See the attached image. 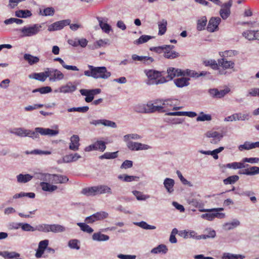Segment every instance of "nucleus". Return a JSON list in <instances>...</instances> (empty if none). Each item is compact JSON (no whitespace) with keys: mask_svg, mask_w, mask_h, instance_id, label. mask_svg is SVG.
Instances as JSON below:
<instances>
[{"mask_svg":"<svg viewBox=\"0 0 259 259\" xmlns=\"http://www.w3.org/2000/svg\"><path fill=\"white\" fill-rule=\"evenodd\" d=\"M177 100L168 99L166 100H156L155 101V103H158L160 102L162 105L160 106H155V112H167L170 110H177L181 109V107L176 106L175 103L177 102Z\"/></svg>","mask_w":259,"mask_h":259,"instance_id":"nucleus-1","label":"nucleus"},{"mask_svg":"<svg viewBox=\"0 0 259 259\" xmlns=\"http://www.w3.org/2000/svg\"><path fill=\"white\" fill-rule=\"evenodd\" d=\"M27 133L28 134L27 137H29L33 139H37L39 138V134L42 136L48 135L52 137L57 135L59 133V131L58 130L36 127L34 131L28 130Z\"/></svg>","mask_w":259,"mask_h":259,"instance_id":"nucleus-2","label":"nucleus"},{"mask_svg":"<svg viewBox=\"0 0 259 259\" xmlns=\"http://www.w3.org/2000/svg\"><path fill=\"white\" fill-rule=\"evenodd\" d=\"M144 72L148 78L147 83L149 84H158L160 83H157L158 81L161 78L164 77L165 73L163 71H158L152 69L145 70Z\"/></svg>","mask_w":259,"mask_h":259,"instance_id":"nucleus-3","label":"nucleus"},{"mask_svg":"<svg viewBox=\"0 0 259 259\" xmlns=\"http://www.w3.org/2000/svg\"><path fill=\"white\" fill-rule=\"evenodd\" d=\"M167 75L162 77L157 83H164L172 80L176 76H184V70L174 67H169L167 70Z\"/></svg>","mask_w":259,"mask_h":259,"instance_id":"nucleus-4","label":"nucleus"},{"mask_svg":"<svg viewBox=\"0 0 259 259\" xmlns=\"http://www.w3.org/2000/svg\"><path fill=\"white\" fill-rule=\"evenodd\" d=\"M41 26L35 24L30 26H24L20 29L23 36H31L37 34L41 30Z\"/></svg>","mask_w":259,"mask_h":259,"instance_id":"nucleus-5","label":"nucleus"},{"mask_svg":"<svg viewBox=\"0 0 259 259\" xmlns=\"http://www.w3.org/2000/svg\"><path fill=\"white\" fill-rule=\"evenodd\" d=\"M101 92L100 89H95L92 90L80 89L79 92L82 96H85L84 100L87 103L92 102L95 95L99 94Z\"/></svg>","mask_w":259,"mask_h":259,"instance_id":"nucleus-6","label":"nucleus"},{"mask_svg":"<svg viewBox=\"0 0 259 259\" xmlns=\"http://www.w3.org/2000/svg\"><path fill=\"white\" fill-rule=\"evenodd\" d=\"M94 78L106 79L110 76L111 73L108 72L105 67H94L93 68Z\"/></svg>","mask_w":259,"mask_h":259,"instance_id":"nucleus-7","label":"nucleus"},{"mask_svg":"<svg viewBox=\"0 0 259 259\" xmlns=\"http://www.w3.org/2000/svg\"><path fill=\"white\" fill-rule=\"evenodd\" d=\"M135 111L139 113H150L155 112V105L151 102H148L146 104H141L135 106Z\"/></svg>","mask_w":259,"mask_h":259,"instance_id":"nucleus-8","label":"nucleus"},{"mask_svg":"<svg viewBox=\"0 0 259 259\" xmlns=\"http://www.w3.org/2000/svg\"><path fill=\"white\" fill-rule=\"evenodd\" d=\"M232 0H229L228 2L222 5V8L220 11V15L224 20L227 19L231 14V7L232 6Z\"/></svg>","mask_w":259,"mask_h":259,"instance_id":"nucleus-9","label":"nucleus"},{"mask_svg":"<svg viewBox=\"0 0 259 259\" xmlns=\"http://www.w3.org/2000/svg\"><path fill=\"white\" fill-rule=\"evenodd\" d=\"M108 214L105 211L97 212L92 215L88 217L85 219L86 223H93L97 221L101 220L108 217Z\"/></svg>","mask_w":259,"mask_h":259,"instance_id":"nucleus-10","label":"nucleus"},{"mask_svg":"<svg viewBox=\"0 0 259 259\" xmlns=\"http://www.w3.org/2000/svg\"><path fill=\"white\" fill-rule=\"evenodd\" d=\"M221 19L219 17H212L208 22L207 30L209 32H214L218 29V25L220 23Z\"/></svg>","mask_w":259,"mask_h":259,"instance_id":"nucleus-11","label":"nucleus"},{"mask_svg":"<svg viewBox=\"0 0 259 259\" xmlns=\"http://www.w3.org/2000/svg\"><path fill=\"white\" fill-rule=\"evenodd\" d=\"M127 146L132 151L147 150L150 148V147L148 145L132 141H130L127 143Z\"/></svg>","mask_w":259,"mask_h":259,"instance_id":"nucleus-12","label":"nucleus"},{"mask_svg":"<svg viewBox=\"0 0 259 259\" xmlns=\"http://www.w3.org/2000/svg\"><path fill=\"white\" fill-rule=\"evenodd\" d=\"M48 76L51 81L60 80L64 77L63 74L61 71L54 69H48Z\"/></svg>","mask_w":259,"mask_h":259,"instance_id":"nucleus-13","label":"nucleus"},{"mask_svg":"<svg viewBox=\"0 0 259 259\" xmlns=\"http://www.w3.org/2000/svg\"><path fill=\"white\" fill-rule=\"evenodd\" d=\"M205 135L207 137L212 138L210 142L214 144L218 143L223 137L222 134L215 131H208Z\"/></svg>","mask_w":259,"mask_h":259,"instance_id":"nucleus-14","label":"nucleus"},{"mask_svg":"<svg viewBox=\"0 0 259 259\" xmlns=\"http://www.w3.org/2000/svg\"><path fill=\"white\" fill-rule=\"evenodd\" d=\"M36 177L37 179L44 181H49L50 182L51 181L56 180L58 176L56 175H51L49 174H42L39 173L36 175Z\"/></svg>","mask_w":259,"mask_h":259,"instance_id":"nucleus-15","label":"nucleus"},{"mask_svg":"<svg viewBox=\"0 0 259 259\" xmlns=\"http://www.w3.org/2000/svg\"><path fill=\"white\" fill-rule=\"evenodd\" d=\"M79 138L77 135H73L70 138L69 149L73 151H76L79 146Z\"/></svg>","mask_w":259,"mask_h":259,"instance_id":"nucleus-16","label":"nucleus"},{"mask_svg":"<svg viewBox=\"0 0 259 259\" xmlns=\"http://www.w3.org/2000/svg\"><path fill=\"white\" fill-rule=\"evenodd\" d=\"M219 67H221L225 69L233 68L234 66V63L231 61H227L225 58H222L218 60Z\"/></svg>","mask_w":259,"mask_h":259,"instance_id":"nucleus-17","label":"nucleus"},{"mask_svg":"<svg viewBox=\"0 0 259 259\" xmlns=\"http://www.w3.org/2000/svg\"><path fill=\"white\" fill-rule=\"evenodd\" d=\"M248 116L247 115L243 114L241 113H235L232 114L231 116H229L225 118V121H233L234 120H244L247 118Z\"/></svg>","mask_w":259,"mask_h":259,"instance_id":"nucleus-18","label":"nucleus"},{"mask_svg":"<svg viewBox=\"0 0 259 259\" xmlns=\"http://www.w3.org/2000/svg\"><path fill=\"white\" fill-rule=\"evenodd\" d=\"M166 115L170 116H187L190 117H194L197 116V114L193 111H177L173 112H167Z\"/></svg>","mask_w":259,"mask_h":259,"instance_id":"nucleus-19","label":"nucleus"},{"mask_svg":"<svg viewBox=\"0 0 259 259\" xmlns=\"http://www.w3.org/2000/svg\"><path fill=\"white\" fill-rule=\"evenodd\" d=\"M224 210L223 208H213L210 209H202L200 211L202 212H213L214 219L215 218H218L219 219L224 218L225 216V213L222 212H219V211H223Z\"/></svg>","mask_w":259,"mask_h":259,"instance_id":"nucleus-20","label":"nucleus"},{"mask_svg":"<svg viewBox=\"0 0 259 259\" xmlns=\"http://www.w3.org/2000/svg\"><path fill=\"white\" fill-rule=\"evenodd\" d=\"M65 26V20L56 22L48 27L49 31H53L62 29Z\"/></svg>","mask_w":259,"mask_h":259,"instance_id":"nucleus-21","label":"nucleus"},{"mask_svg":"<svg viewBox=\"0 0 259 259\" xmlns=\"http://www.w3.org/2000/svg\"><path fill=\"white\" fill-rule=\"evenodd\" d=\"M184 76L187 75L191 77L197 78L199 76H205L207 74V72L202 71L200 73H198L194 70L186 69V70H184Z\"/></svg>","mask_w":259,"mask_h":259,"instance_id":"nucleus-22","label":"nucleus"},{"mask_svg":"<svg viewBox=\"0 0 259 259\" xmlns=\"http://www.w3.org/2000/svg\"><path fill=\"white\" fill-rule=\"evenodd\" d=\"M96 194H103L107 193L109 194H112V191L110 187L106 185H99L96 186Z\"/></svg>","mask_w":259,"mask_h":259,"instance_id":"nucleus-23","label":"nucleus"},{"mask_svg":"<svg viewBox=\"0 0 259 259\" xmlns=\"http://www.w3.org/2000/svg\"><path fill=\"white\" fill-rule=\"evenodd\" d=\"M29 77L40 81H44L48 77V71H46L45 72L34 73L32 75H30Z\"/></svg>","mask_w":259,"mask_h":259,"instance_id":"nucleus-24","label":"nucleus"},{"mask_svg":"<svg viewBox=\"0 0 259 259\" xmlns=\"http://www.w3.org/2000/svg\"><path fill=\"white\" fill-rule=\"evenodd\" d=\"M190 79L188 78L181 77L174 80L175 85L178 88H183L189 84Z\"/></svg>","mask_w":259,"mask_h":259,"instance_id":"nucleus-25","label":"nucleus"},{"mask_svg":"<svg viewBox=\"0 0 259 259\" xmlns=\"http://www.w3.org/2000/svg\"><path fill=\"white\" fill-rule=\"evenodd\" d=\"M132 58L134 61H143L145 63L147 62L148 64L152 63L154 61V59L151 57L139 56L136 54L133 55L132 56Z\"/></svg>","mask_w":259,"mask_h":259,"instance_id":"nucleus-26","label":"nucleus"},{"mask_svg":"<svg viewBox=\"0 0 259 259\" xmlns=\"http://www.w3.org/2000/svg\"><path fill=\"white\" fill-rule=\"evenodd\" d=\"M23 57L24 59L30 65L36 64L39 61L38 57L33 56L29 54H25Z\"/></svg>","mask_w":259,"mask_h":259,"instance_id":"nucleus-27","label":"nucleus"},{"mask_svg":"<svg viewBox=\"0 0 259 259\" xmlns=\"http://www.w3.org/2000/svg\"><path fill=\"white\" fill-rule=\"evenodd\" d=\"M248 165V164L245 165L243 161L242 162H234L227 164L226 165H224V167L236 169L243 168Z\"/></svg>","mask_w":259,"mask_h":259,"instance_id":"nucleus-28","label":"nucleus"},{"mask_svg":"<svg viewBox=\"0 0 259 259\" xmlns=\"http://www.w3.org/2000/svg\"><path fill=\"white\" fill-rule=\"evenodd\" d=\"M40 186L42 190L50 192H52L57 189L56 186L51 185L50 183L45 182H41Z\"/></svg>","mask_w":259,"mask_h":259,"instance_id":"nucleus-29","label":"nucleus"},{"mask_svg":"<svg viewBox=\"0 0 259 259\" xmlns=\"http://www.w3.org/2000/svg\"><path fill=\"white\" fill-rule=\"evenodd\" d=\"M163 184L165 188L169 193H171L174 191V186L175 184L174 180L170 178H166L164 181Z\"/></svg>","mask_w":259,"mask_h":259,"instance_id":"nucleus-30","label":"nucleus"},{"mask_svg":"<svg viewBox=\"0 0 259 259\" xmlns=\"http://www.w3.org/2000/svg\"><path fill=\"white\" fill-rule=\"evenodd\" d=\"M0 255L5 258H14L20 256V254L14 251L9 252L7 251H0Z\"/></svg>","mask_w":259,"mask_h":259,"instance_id":"nucleus-31","label":"nucleus"},{"mask_svg":"<svg viewBox=\"0 0 259 259\" xmlns=\"http://www.w3.org/2000/svg\"><path fill=\"white\" fill-rule=\"evenodd\" d=\"M96 186L87 187L82 189L81 193L87 196L96 195Z\"/></svg>","mask_w":259,"mask_h":259,"instance_id":"nucleus-32","label":"nucleus"},{"mask_svg":"<svg viewBox=\"0 0 259 259\" xmlns=\"http://www.w3.org/2000/svg\"><path fill=\"white\" fill-rule=\"evenodd\" d=\"M174 48V46L172 45H164L163 46L151 48L150 50L160 54L164 50H167V49L172 50Z\"/></svg>","mask_w":259,"mask_h":259,"instance_id":"nucleus-33","label":"nucleus"},{"mask_svg":"<svg viewBox=\"0 0 259 259\" xmlns=\"http://www.w3.org/2000/svg\"><path fill=\"white\" fill-rule=\"evenodd\" d=\"M167 21L165 19H162L158 23V34L163 35L166 31Z\"/></svg>","mask_w":259,"mask_h":259,"instance_id":"nucleus-34","label":"nucleus"},{"mask_svg":"<svg viewBox=\"0 0 259 259\" xmlns=\"http://www.w3.org/2000/svg\"><path fill=\"white\" fill-rule=\"evenodd\" d=\"M33 178V176L29 174L23 175L19 174L17 176V181L19 183H25L30 181Z\"/></svg>","mask_w":259,"mask_h":259,"instance_id":"nucleus-35","label":"nucleus"},{"mask_svg":"<svg viewBox=\"0 0 259 259\" xmlns=\"http://www.w3.org/2000/svg\"><path fill=\"white\" fill-rule=\"evenodd\" d=\"M49 232L55 233L62 232L64 231V228L63 226L58 224L49 225Z\"/></svg>","mask_w":259,"mask_h":259,"instance_id":"nucleus-36","label":"nucleus"},{"mask_svg":"<svg viewBox=\"0 0 259 259\" xmlns=\"http://www.w3.org/2000/svg\"><path fill=\"white\" fill-rule=\"evenodd\" d=\"M92 238L94 240L101 241L109 240V237L108 235L99 232L94 233L93 235Z\"/></svg>","mask_w":259,"mask_h":259,"instance_id":"nucleus-37","label":"nucleus"},{"mask_svg":"<svg viewBox=\"0 0 259 259\" xmlns=\"http://www.w3.org/2000/svg\"><path fill=\"white\" fill-rule=\"evenodd\" d=\"M207 23V18L205 16L201 17L198 20L197 23V29L198 31L204 30Z\"/></svg>","mask_w":259,"mask_h":259,"instance_id":"nucleus-38","label":"nucleus"},{"mask_svg":"<svg viewBox=\"0 0 259 259\" xmlns=\"http://www.w3.org/2000/svg\"><path fill=\"white\" fill-rule=\"evenodd\" d=\"M32 15L31 12L28 10H18L15 12V16L19 18H27Z\"/></svg>","mask_w":259,"mask_h":259,"instance_id":"nucleus-39","label":"nucleus"},{"mask_svg":"<svg viewBox=\"0 0 259 259\" xmlns=\"http://www.w3.org/2000/svg\"><path fill=\"white\" fill-rule=\"evenodd\" d=\"M170 50L167 49L164 53V57L165 58L172 59H175L179 56V53L176 51H170Z\"/></svg>","mask_w":259,"mask_h":259,"instance_id":"nucleus-40","label":"nucleus"},{"mask_svg":"<svg viewBox=\"0 0 259 259\" xmlns=\"http://www.w3.org/2000/svg\"><path fill=\"white\" fill-rule=\"evenodd\" d=\"M97 19L99 23V25L102 29L106 33L109 32L111 30L110 26L107 24V23L104 22L102 18L98 17Z\"/></svg>","mask_w":259,"mask_h":259,"instance_id":"nucleus-41","label":"nucleus"},{"mask_svg":"<svg viewBox=\"0 0 259 259\" xmlns=\"http://www.w3.org/2000/svg\"><path fill=\"white\" fill-rule=\"evenodd\" d=\"M167 251V248L165 245L160 244L156 247L153 248L151 250V252L153 253H158L163 252L165 253Z\"/></svg>","mask_w":259,"mask_h":259,"instance_id":"nucleus-42","label":"nucleus"},{"mask_svg":"<svg viewBox=\"0 0 259 259\" xmlns=\"http://www.w3.org/2000/svg\"><path fill=\"white\" fill-rule=\"evenodd\" d=\"M77 225L80 227L81 230L84 232L91 234L94 231L93 229L85 223H78Z\"/></svg>","mask_w":259,"mask_h":259,"instance_id":"nucleus-43","label":"nucleus"},{"mask_svg":"<svg viewBox=\"0 0 259 259\" xmlns=\"http://www.w3.org/2000/svg\"><path fill=\"white\" fill-rule=\"evenodd\" d=\"M118 151L115 152H106L103 155L100 156L99 158L103 159H114L118 156Z\"/></svg>","mask_w":259,"mask_h":259,"instance_id":"nucleus-44","label":"nucleus"},{"mask_svg":"<svg viewBox=\"0 0 259 259\" xmlns=\"http://www.w3.org/2000/svg\"><path fill=\"white\" fill-rule=\"evenodd\" d=\"M49 224H39L35 227V231H38L39 232H42L45 233L49 232Z\"/></svg>","mask_w":259,"mask_h":259,"instance_id":"nucleus-45","label":"nucleus"},{"mask_svg":"<svg viewBox=\"0 0 259 259\" xmlns=\"http://www.w3.org/2000/svg\"><path fill=\"white\" fill-rule=\"evenodd\" d=\"M211 119V116L210 114H206L203 112H201L199 115L197 117L196 120L197 121H210Z\"/></svg>","mask_w":259,"mask_h":259,"instance_id":"nucleus-46","label":"nucleus"},{"mask_svg":"<svg viewBox=\"0 0 259 259\" xmlns=\"http://www.w3.org/2000/svg\"><path fill=\"white\" fill-rule=\"evenodd\" d=\"M95 150H99L101 152H104L106 149V146L105 143L102 141H97L94 143Z\"/></svg>","mask_w":259,"mask_h":259,"instance_id":"nucleus-47","label":"nucleus"},{"mask_svg":"<svg viewBox=\"0 0 259 259\" xmlns=\"http://www.w3.org/2000/svg\"><path fill=\"white\" fill-rule=\"evenodd\" d=\"M81 156L77 153L71 154L66 155V162H71L78 160Z\"/></svg>","mask_w":259,"mask_h":259,"instance_id":"nucleus-48","label":"nucleus"},{"mask_svg":"<svg viewBox=\"0 0 259 259\" xmlns=\"http://www.w3.org/2000/svg\"><path fill=\"white\" fill-rule=\"evenodd\" d=\"M133 193L138 200H145L150 197L149 195H144L142 192L137 190L133 191Z\"/></svg>","mask_w":259,"mask_h":259,"instance_id":"nucleus-49","label":"nucleus"},{"mask_svg":"<svg viewBox=\"0 0 259 259\" xmlns=\"http://www.w3.org/2000/svg\"><path fill=\"white\" fill-rule=\"evenodd\" d=\"M52 89L50 87H43L40 88L34 89L32 91V93L39 92L41 94H47L51 92Z\"/></svg>","mask_w":259,"mask_h":259,"instance_id":"nucleus-50","label":"nucleus"},{"mask_svg":"<svg viewBox=\"0 0 259 259\" xmlns=\"http://www.w3.org/2000/svg\"><path fill=\"white\" fill-rule=\"evenodd\" d=\"M239 180V177L236 175L230 176L224 180L225 185L233 184Z\"/></svg>","mask_w":259,"mask_h":259,"instance_id":"nucleus-51","label":"nucleus"},{"mask_svg":"<svg viewBox=\"0 0 259 259\" xmlns=\"http://www.w3.org/2000/svg\"><path fill=\"white\" fill-rule=\"evenodd\" d=\"M89 108L88 106H83L80 107H73L69 108L68 109V111L70 112L77 111L81 113H85L89 110Z\"/></svg>","mask_w":259,"mask_h":259,"instance_id":"nucleus-52","label":"nucleus"},{"mask_svg":"<svg viewBox=\"0 0 259 259\" xmlns=\"http://www.w3.org/2000/svg\"><path fill=\"white\" fill-rule=\"evenodd\" d=\"M244 257L241 255H234L229 253H224L222 256L223 259H243Z\"/></svg>","mask_w":259,"mask_h":259,"instance_id":"nucleus-53","label":"nucleus"},{"mask_svg":"<svg viewBox=\"0 0 259 259\" xmlns=\"http://www.w3.org/2000/svg\"><path fill=\"white\" fill-rule=\"evenodd\" d=\"M137 178V177L128 176L126 175H120L118 177L119 179L124 182H132L135 181Z\"/></svg>","mask_w":259,"mask_h":259,"instance_id":"nucleus-54","label":"nucleus"},{"mask_svg":"<svg viewBox=\"0 0 259 259\" xmlns=\"http://www.w3.org/2000/svg\"><path fill=\"white\" fill-rule=\"evenodd\" d=\"M23 22V21L22 19L15 18H11L6 19L4 21V23L6 25L11 24L13 23H16L17 24H21Z\"/></svg>","mask_w":259,"mask_h":259,"instance_id":"nucleus-55","label":"nucleus"},{"mask_svg":"<svg viewBox=\"0 0 259 259\" xmlns=\"http://www.w3.org/2000/svg\"><path fill=\"white\" fill-rule=\"evenodd\" d=\"M28 130H25L22 128H16L15 131L14 132V134L20 136V137H27Z\"/></svg>","mask_w":259,"mask_h":259,"instance_id":"nucleus-56","label":"nucleus"},{"mask_svg":"<svg viewBox=\"0 0 259 259\" xmlns=\"http://www.w3.org/2000/svg\"><path fill=\"white\" fill-rule=\"evenodd\" d=\"M254 31L246 30L242 33L243 36L249 40H254Z\"/></svg>","mask_w":259,"mask_h":259,"instance_id":"nucleus-57","label":"nucleus"},{"mask_svg":"<svg viewBox=\"0 0 259 259\" xmlns=\"http://www.w3.org/2000/svg\"><path fill=\"white\" fill-rule=\"evenodd\" d=\"M66 25H69L70 28L73 31H76L78 28L82 27V26L79 24H71L70 19H66Z\"/></svg>","mask_w":259,"mask_h":259,"instance_id":"nucleus-58","label":"nucleus"},{"mask_svg":"<svg viewBox=\"0 0 259 259\" xmlns=\"http://www.w3.org/2000/svg\"><path fill=\"white\" fill-rule=\"evenodd\" d=\"M68 246L72 249H79L80 247L79 245V241L77 239H72L69 241Z\"/></svg>","mask_w":259,"mask_h":259,"instance_id":"nucleus-59","label":"nucleus"},{"mask_svg":"<svg viewBox=\"0 0 259 259\" xmlns=\"http://www.w3.org/2000/svg\"><path fill=\"white\" fill-rule=\"evenodd\" d=\"M40 13L42 16H53L54 14L55 10L52 7H48L45 9L42 13L40 11Z\"/></svg>","mask_w":259,"mask_h":259,"instance_id":"nucleus-60","label":"nucleus"},{"mask_svg":"<svg viewBox=\"0 0 259 259\" xmlns=\"http://www.w3.org/2000/svg\"><path fill=\"white\" fill-rule=\"evenodd\" d=\"M206 66H209L213 69H219V64L215 60H207L204 61Z\"/></svg>","mask_w":259,"mask_h":259,"instance_id":"nucleus-61","label":"nucleus"},{"mask_svg":"<svg viewBox=\"0 0 259 259\" xmlns=\"http://www.w3.org/2000/svg\"><path fill=\"white\" fill-rule=\"evenodd\" d=\"M152 37L149 35H143L140 37L139 39L136 40L137 44H141L145 43L150 40Z\"/></svg>","mask_w":259,"mask_h":259,"instance_id":"nucleus-62","label":"nucleus"},{"mask_svg":"<svg viewBox=\"0 0 259 259\" xmlns=\"http://www.w3.org/2000/svg\"><path fill=\"white\" fill-rule=\"evenodd\" d=\"M21 228L24 231H35V227L31 226L30 224L27 223H21Z\"/></svg>","mask_w":259,"mask_h":259,"instance_id":"nucleus-63","label":"nucleus"},{"mask_svg":"<svg viewBox=\"0 0 259 259\" xmlns=\"http://www.w3.org/2000/svg\"><path fill=\"white\" fill-rule=\"evenodd\" d=\"M238 149L240 151L252 149V147L251 146V143L245 142L243 145H240L239 146Z\"/></svg>","mask_w":259,"mask_h":259,"instance_id":"nucleus-64","label":"nucleus"}]
</instances>
